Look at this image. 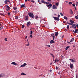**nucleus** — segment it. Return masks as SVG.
I'll return each instance as SVG.
<instances>
[{
    "instance_id": "f257e3e1",
    "label": "nucleus",
    "mask_w": 78,
    "mask_h": 78,
    "mask_svg": "<svg viewBox=\"0 0 78 78\" xmlns=\"http://www.w3.org/2000/svg\"><path fill=\"white\" fill-rule=\"evenodd\" d=\"M49 3H51V2H48V3L47 4L46 6L48 8L50 9L51 8V6H52V4H50Z\"/></svg>"
},
{
    "instance_id": "f03ea898",
    "label": "nucleus",
    "mask_w": 78,
    "mask_h": 78,
    "mask_svg": "<svg viewBox=\"0 0 78 78\" xmlns=\"http://www.w3.org/2000/svg\"><path fill=\"white\" fill-rule=\"evenodd\" d=\"M28 15L30 17H31V18H34V14L32 12H29L28 13Z\"/></svg>"
},
{
    "instance_id": "7ed1b4c3",
    "label": "nucleus",
    "mask_w": 78,
    "mask_h": 78,
    "mask_svg": "<svg viewBox=\"0 0 78 78\" xmlns=\"http://www.w3.org/2000/svg\"><path fill=\"white\" fill-rule=\"evenodd\" d=\"M53 18L55 20H57V21H59V18L56 17H53Z\"/></svg>"
},
{
    "instance_id": "20e7f679",
    "label": "nucleus",
    "mask_w": 78,
    "mask_h": 78,
    "mask_svg": "<svg viewBox=\"0 0 78 78\" xmlns=\"http://www.w3.org/2000/svg\"><path fill=\"white\" fill-rule=\"evenodd\" d=\"M41 2H42V3H44V4H46V5L48 4V2H46L44 1V0H43V1H41Z\"/></svg>"
},
{
    "instance_id": "39448f33",
    "label": "nucleus",
    "mask_w": 78,
    "mask_h": 78,
    "mask_svg": "<svg viewBox=\"0 0 78 78\" xmlns=\"http://www.w3.org/2000/svg\"><path fill=\"white\" fill-rule=\"evenodd\" d=\"M5 75L4 73L0 74V78H3Z\"/></svg>"
},
{
    "instance_id": "423d86ee",
    "label": "nucleus",
    "mask_w": 78,
    "mask_h": 78,
    "mask_svg": "<svg viewBox=\"0 0 78 78\" xmlns=\"http://www.w3.org/2000/svg\"><path fill=\"white\" fill-rule=\"evenodd\" d=\"M7 9H6V10L7 11H8L10 9V7L8 5H6Z\"/></svg>"
},
{
    "instance_id": "0eeeda50",
    "label": "nucleus",
    "mask_w": 78,
    "mask_h": 78,
    "mask_svg": "<svg viewBox=\"0 0 78 78\" xmlns=\"http://www.w3.org/2000/svg\"><path fill=\"white\" fill-rule=\"evenodd\" d=\"M50 44H55V42L53 40H51V41H50Z\"/></svg>"
},
{
    "instance_id": "6e6552de",
    "label": "nucleus",
    "mask_w": 78,
    "mask_h": 78,
    "mask_svg": "<svg viewBox=\"0 0 78 78\" xmlns=\"http://www.w3.org/2000/svg\"><path fill=\"white\" fill-rule=\"evenodd\" d=\"M31 24V22L30 21L28 22L27 23V27H30V25Z\"/></svg>"
},
{
    "instance_id": "1a4fd4ad",
    "label": "nucleus",
    "mask_w": 78,
    "mask_h": 78,
    "mask_svg": "<svg viewBox=\"0 0 78 78\" xmlns=\"http://www.w3.org/2000/svg\"><path fill=\"white\" fill-rule=\"evenodd\" d=\"M70 67L71 69H73V64H71V63H70L69 64Z\"/></svg>"
},
{
    "instance_id": "9d476101",
    "label": "nucleus",
    "mask_w": 78,
    "mask_h": 78,
    "mask_svg": "<svg viewBox=\"0 0 78 78\" xmlns=\"http://www.w3.org/2000/svg\"><path fill=\"white\" fill-rule=\"evenodd\" d=\"M26 65H27V64L24 63V64L23 65H21L20 66V67H25V66H26Z\"/></svg>"
},
{
    "instance_id": "9b49d317",
    "label": "nucleus",
    "mask_w": 78,
    "mask_h": 78,
    "mask_svg": "<svg viewBox=\"0 0 78 78\" xmlns=\"http://www.w3.org/2000/svg\"><path fill=\"white\" fill-rule=\"evenodd\" d=\"M25 4H22V5H21V8H23V7H24V8H25Z\"/></svg>"
},
{
    "instance_id": "f8f14e48",
    "label": "nucleus",
    "mask_w": 78,
    "mask_h": 78,
    "mask_svg": "<svg viewBox=\"0 0 78 78\" xmlns=\"http://www.w3.org/2000/svg\"><path fill=\"white\" fill-rule=\"evenodd\" d=\"M57 7H56V6H55V5H54L53 6L52 9H57Z\"/></svg>"
},
{
    "instance_id": "ddd939ff",
    "label": "nucleus",
    "mask_w": 78,
    "mask_h": 78,
    "mask_svg": "<svg viewBox=\"0 0 78 78\" xmlns=\"http://www.w3.org/2000/svg\"><path fill=\"white\" fill-rule=\"evenodd\" d=\"M59 33L58 32H56L55 33V36L56 37V36H58V35Z\"/></svg>"
},
{
    "instance_id": "4468645a",
    "label": "nucleus",
    "mask_w": 78,
    "mask_h": 78,
    "mask_svg": "<svg viewBox=\"0 0 78 78\" xmlns=\"http://www.w3.org/2000/svg\"><path fill=\"white\" fill-rule=\"evenodd\" d=\"M76 62V61L75 60L74 58H73L72 59V62Z\"/></svg>"
},
{
    "instance_id": "2eb2a0df",
    "label": "nucleus",
    "mask_w": 78,
    "mask_h": 78,
    "mask_svg": "<svg viewBox=\"0 0 78 78\" xmlns=\"http://www.w3.org/2000/svg\"><path fill=\"white\" fill-rule=\"evenodd\" d=\"M69 48H70V46H68L66 48H65V50H68V49H69Z\"/></svg>"
},
{
    "instance_id": "dca6fc26",
    "label": "nucleus",
    "mask_w": 78,
    "mask_h": 78,
    "mask_svg": "<svg viewBox=\"0 0 78 78\" xmlns=\"http://www.w3.org/2000/svg\"><path fill=\"white\" fill-rule=\"evenodd\" d=\"M70 13L71 14H73V11L71 9H70Z\"/></svg>"
},
{
    "instance_id": "f3484780",
    "label": "nucleus",
    "mask_w": 78,
    "mask_h": 78,
    "mask_svg": "<svg viewBox=\"0 0 78 78\" xmlns=\"http://www.w3.org/2000/svg\"><path fill=\"white\" fill-rule=\"evenodd\" d=\"M11 64H13V65H17V64L14 62H12Z\"/></svg>"
},
{
    "instance_id": "a211bd4d",
    "label": "nucleus",
    "mask_w": 78,
    "mask_h": 78,
    "mask_svg": "<svg viewBox=\"0 0 78 78\" xmlns=\"http://www.w3.org/2000/svg\"><path fill=\"white\" fill-rule=\"evenodd\" d=\"M75 31H74V33H77V31H78V29H76L75 30Z\"/></svg>"
},
{
    "instance_id": "6ab92c4d",
    "label": "nucleus",
    "mask_w": 78,
    "mask_h": 78,
    "mask_svg": "<svg viewBox=\"0 0 78 78\" xmlns=\"http://www.w3.org/2000/svg\"><path fill=\"white\" fill-rule=\"evenodd\" d=\"M25 18H26V19H25L26 20H27V21L28 20V16H25Z\"/></svg>"
},
{
    "instance_id": "aec40b11",
    "label": "nucleus",
    "mask_w": 78,
    "mask_h": 78,
    "mask_svg": "<svg viewBox=\"0 0 78 78\" xmlns=\"http://www.w3.org/2000/svg\"><path fill=\"white\" fill-rule=\"evenodd\" d=\"M73 41H74V38H72V39L70 41V42H73Z\"/></svg>"
},
{
    "instance_id": "412c9836",
    "label": "nucleus",
    "mask_w": 78,
    "mask_h": 78,
    "mask_svg": "<svg viewBox=\"0 0 78 78\" xmlns=\"http://www.w3.org/2000/svg\"><path fill=\"white\" fill-rule=\"evenodd\" d=\"M21 75H27L26 74H25V73H21Z\"/></svg>"
},
{
    "instance_id": "4be33fe9",
    "label": "nucleus",
    "mask_w": 78,
    "mask_h": 78,
    "mask_svg": "<svg viewBox=\"0 0 78 78\" xmlns=\"http://www.w3.org/2000/svg\"><path fill=\"white\" fill-rule=\"evenodd\" d=\"M51 36L52 37L55 36V34H52L51 35Z\"/></svg>"
},
{
    "instance_id": "5701e85b",
    "label": "nucleus",
    "mask_w": 78,
    "mask_h": 78,
    "mask_svg": "<svg viewBox=\"0 0 78 78\" xmlns=\"http://www.w3.org/2000/svg\"><path fill=\"white\" fill-rule=\"evenodd\" d=\"M50 55H51V56H52V57L55 58V56H54V55H53V54H52L51 53H50Z\"/></svg>"
},
{
    "instance_id": "b1692460",
    "label": "nucleus",
    "mask_w": 78,
    "mask_h": 78,
    "mask_svg": "<svg viewBox=\"0 0 78 78\" xmlns=\"http://www.w3.org/2000/svg\"><path fill=\"white\" fill-rule=\"evenodd\" d=\"M4 2H5V4L6 5L7 4V3H8V1H7V0H6L4 1Z\"/></svg>"
},
{
    "instance_id": "393cba45",
    "label": "nucleus",
    "mask_w": 78,
    "mask_h": 78,
    "mask_svg": "<svg viewBox=\"0 0 78 78\" xmlns=\"http://www.w3.org/2000/svg\"><path fill=\"white\" fill-rule=\"evenodd\" d=\"M13 8L14 10H16L17 9V7H14Z\"/></svg>"
},
{
    "instance_id": "a878e982",
    "label": "nucleus",
    "mask_w": 78,
    "mask_h": 78,
    "mask_svg": "<svg viewBox=\"0 0 78 78\" xmlns=\"http://www.w3.org/2000/svg\"><path fill=\"white\" fill-rule=\"evenodd\" d=\"M64 18L65 19H66V20H68V19H67V17L66 16H64Z\"/></svg>"
},
{
    "instance_id": "bb28decb",
    "label": "nucleus",
    "mask_w": 78,
    "mask_h": 78,
    "mask_svg": "<svg viewBox=\"0 0 78 78\" xmlns=\"http://www.w3.org/2000/svg\"><path fill=\"white\" fill-rule=\"evenodd\" d=\"M28 44H26V45L27 46H29L30 45V42H28Z\"/></svg>"
},
{
    "instance_id": "cd10ccee",
    "label": "nucleus",
    "mask_w": 78,
    "mask_h": 78,
    "mask_svg": "<svg viewBox=\"0 0 78 78\" xmlns=\"http://www.w3.org/2000/svg\"><path fill=\"white\" fill-rule=\"evenodd\" d=\"M19 19V17H18V16H15V19Z\"/></svg>"
},
{
    "instance_id": "c85d7f7f",
    "label": "nucleus",
    "mask_w": 78,
    "mask_h": 78,
    "mask_svg": "<svg viewBox=\"0 0 78 78\" xmlns=\"http://www.w3.org/2000/svg\"><path fill=\"white\" fill-rule=\"evenodd\" d=\"M71 23H72V25H73V23H75V22L73 20V21L71 22Z\"/></svg>"
},
{
    "instance_id": "c756f323",
    "label": "nucleus",
    "mask_w": 78,
    "mask_h": 78,
    "mask_svg": "<svg viewBox=\"0 0 78 78\" xmlns=\"http://www.w3.org/2000/svg\"><path fill=\"white\" fill-rule=\"evenodd\" d=\"M0 29L2 30H3V26H1L0 27Z\"/></svg>"
},
{
    "instance_id": "7c9ffc66",
    "label": "nucleus",
    "mask_w": 78,
    "mask_h": 78,
    "mask_svg": "<svg viewBox=\"0 0 78 78\" xmlns=\"http://www.w3.org/2000/svg\"><path fill=\"white\" fill-rule=\"evenodd\" d=\"M75 19H78V17L77 16H75Z\"/></svg>"
},
{
    "instance_id": "2f4dec72",
    "label": "nucleus",
    "mask_w": 78,
    "mask_h": 78,
    "mask_svg": "<svg viewBox=\"0 0 78 78\" xmlns=\"http://www.w3.org/2000/svg\"><path fill=\"white\" fill-rule=\"evenodd\" d=\"M76 26V24H73V25H72V26L71 27H75V26Z\"/></svg>"
},
{
    "instance_id": "473e14b6",
    "label": "nucleus",
    "mask_w": 78,
    "mask_h": 78,
    "mask_svg": "<svg viewBox=\"0 0 78 78\" xmlns=\"http://www.w3.org/2000/svg\"><path fill=\"white\" fill-rule=\"evenodd\" d=\"M24 27H25V26L24 25H23L22 26L21 28H24Z\"/></svg>"
},
{
    "instance_id": "72a5a7b5",
    "label": "nucleus",
    "mask_w": 78,
    "mask_h": 78,
    "mask_svg": "<svg viewBox=\"0 0 78 78\" xmlns=\"http://www.w3.org/2000/svg\"><path fill=\"white\" fill-rule=\"evenodd\" d=\"M56 62H57V59H55L54 63H56Z\"/></svg>"
},
{
    "instance_id": "f704fd0d",
    "label": "nucleus",
    "mask_w": 78,
    "mask_h": 78,
    "mask_svg": "<svg viewBox=\"0 0 78 78\" xmlns=\"http://www.w3.org/2000/svg\"><path fill=\"white\" fill-rule=\"evenodd\" d=\"M31 0V2H32L33 3H34V2H35L34 1H33V0Z\"/></svg>"
},
{
    "instance_id": "c9c22d12",
    "label": "nucleus",
    "mask_w": 78,
    "mask_h": 78,
    "mask_svg": "<svg viewBox=\"0 0 78 78\" xmlns=\"http://www.w3.org/2000/svg\"><path fill=\"white\" fill-rule=\"evenodd\" d=\"M33 34V31H30V34Z\"/></svg>"
},
{
    "instance_id": "e433bc0d",
    "label": "nucleus",
    "mask_w": 78,
    "mask_h": 78,
    "mask_svg": "<svg viewBox=\"0 0 78 78\" xmlns=\"http://www.w3.org/2000/svg\"><path fill=\"white\" fill-rule=\"evenodd\" d=\"M73 21V20H72L71 19H70L69 20V22L71 23Z\"/></svg>"
},
{
    "instance_id": "4c0bfd02",
    "label": "nucleus",
    "mask_w": 78,
    "mask_h": 78,
    "mask_svg": "<svg viewBox=\"0 0 78 78\" xmlns=\"http://www.w3.org/2000/svg\"><path fill=\"white\" fill-rule=\"evenodd\" d=\"M72 3L71 2H69V5H72Z\"/></svg>"
},
{
    "instance_id": "58836bf2",
    "label": "nucleus",
    "mask_w": 78,
    "mask_h": 78,
    "mask_svg": "<svg viewBox=\"0 0 78 78\" xmlns=\"http://www.w3.org/2000/svg\"><path fill=\"white\" fill-rule=\"evenodd\" d=\"M15 13L16 14H17V11L16 10V11H15Z\"/></svg>"
},
{
    "instance_id": "ea45409f",
    "label": "nucleus",
    "mask_w": 78,
    "mask_h": 78,
    "mask_svg": "<svg viewBox=\"0 0 78 78\" xmlns=\"http://www.w3.org/2000/svg\"><path fill=\"white\" fill-rule=\"evenodd\" d=\"M69 24L70 25H73L72 24V23H69Z\"/></svg>"
},
{
    "instance_id": "a19ab883",
    "label": "nucleus",
    "mask_w": 78,
    "mask_h": 78,
    "mask_svg": "<svg viewBox=\"0 0 78 78\" xmlns=\"http://www.w3.org/2000/svg\"><path fill=\"white\" fill-rule=\"evenodd\" d=\"M56 5L57 6H58V5H59V3H56Z\"/></svg>"
},
{
    "instance_id": "79ce46f5",
    "label": "nucleus",
    "mask_w": 78,
    "mask_h": 78,
    "mask_svg": "<svg viewBox=\"0 0 78 78\" xmlns=\"http://www.w3.org/2000/svg\"><path fill=\"white\" fill-rule=\"evenodd\" d=\"M35 19H37V18H38V16H36V17L35 18Z\"/></svg>"
},
{
    "instance_id": "37998d69",
    "label": "nucleus",
    "mask_w": 78,
    "mask_h": 78,
    "mask_svg": "<svg viewBox=\"0 0 78 78\" xmlns=\"http://www.w3.org/2000/svg\"><path fill=\"white\" fill-rule=\"evenodd\" d=\"M67 28H68V29H69V25H68L67 26Z\"/></svg>"
},
{
    "instance_id": "c03bdc74",
    "label": "nucleus",
    "mask_w": 78,
    "mask_h": 78,
    "mask_svg": "<svg viewBox=\"0 0 78 78\" xmlns=\"http://www.w3.org/2000/svg\"><path fill=\"white\" fill-rule=\"evenodd\" d=\"M53 37V40H55V36L54 37Z\"/></svg>"
},
{
    "instance_id": "a18cd8bd",
    "label": "nucleus",
    "mask_w": 78,
    "mask_h": 78,
    "mask_svg": "<svg viewBox=\"0 0 78 78\" xmlns=\"http://www.w3.org/2000/svg\"><path fill=\"white\" fill-rule=\"evenodd\" d=\"M60 15H61L62 16H63V14L62 13H60Z\"/></svg>"
},
{
    "instance_id": "49530a36",
    "label": "nucleus",
    "mask_w": 78,
    "mask_h": 78,
    "mask_svg": "<svg viewBox=\"0 0 78 78\" xmlns=\"http://www.w3.org/2000/svg\"><path fill=\"white\" fill-rule=\"evenodd\" d=\"M46 46L47 47H50V45H47Z\"/></svg>"
},
{
    "instance_id": "de8ad7c7",
    "label": "nucleus",
    "mask_w": 78,
    "mask_h": 78,
    "mask_svg": "<svg viewBox=\"0 0 78 78\" xmlns=\"http://www.w3.org/2000/svg\"><path fill=\"white\" fill-rule=\"evenodd\" d=\"M76 78H78V75L76 74Z\"/></svg>"
},
{
    "instance_id": "09e8293b",
    "label": "nucleus",
    "mask_w": 78,
    "mask_h": 78,
    "mask_svg": "<svg viewBox=\"0 0 78 78\" xmlns=\"http://www.w3.org/2000/svg\"><path fill=\"white\" fill-rule=\"evenodd\" d=\"M56 70H57V69H58V66H56Z\"/></svg>"
},
{
    "instance_id": "8fccbe9b",
    "label": "nucleus",
    "mask_w": 78,
    "mask_h": 78,
    "mask_svg": "<svg viewBox=\"0 0 78 78\" xmlns=\"http://www.w3.org/2000/svg\"><path fill=\"white\" fill-rule=\"evenodd\" d=\"M76 26L74 27L73 28H74V29H76Z\"/></svg>"
},
{
    "instance_id": "3c124183",
    "label": "nucleus",
    "mask_w": 78,
    "mask_h": 78,
    "mask_svg": "<svg viewBox=\"0 0 78 78\" xmlns=\"http://www.w3.org/2000/svg\"><path fill=\"white\" fill-rule=\"evenodd\" d=\"M30 37L31 38H32V34H30Z\"/></svg>"
},
{
    "instance_id": "603ef678",
    "label": "nucleus",
    "mask_w": 78,
    "mask_h": 78,
    "mask_svg": "<svg viewBox=\"0 0 78 78\" xmlns=\"http://www.w3.org/2000/svg\"><path fill=\"white\" fill-rule=\"evenodd\" d=\"M67 42L68 44H71V43H70V42L67 41Z\"/></svg>"
},
{
    "instance_id": "864d4df0",
    "label": "nucleus",
    "mask_w": 78,
    "mask_h": 78,
    "mask_svg": "<svg viewBox=\"0 0 78 78\" xmlns=\"http://www.w3.org/2000/svg\"><path fill=\"white\" fill-rule=\"evenodd\" d=\"M7 2H9V3H10V1H9V0H7Z\"/></svg>"
},
{
    "instance_id": "5fc2aeb1",
    "label": "nucleus",
    "mask_w": 78,
    "mask_h": 78,
    "mask_svg": "<svg viewBox=\"0 0 78 78\" xmlns=\"http://www.w3.org/2000/svg\"><path fill=\"white\" fill-rule=\"evenodd\" d=\"M78 2H76V5L78 6Z\"/></svg>"
},
{
    "instance_id": "6e6d98bb",
    "label": "nucleus",
    "mask_w": 78,
    "mask_h": 78,
    "mask_svg": "<svg viewBox=\"0 0 78 78\" xmlns=\"http://www.w3.org/2000/svg\"><path fill=\"white\" fill-rule=\"evenodd\" d=\"M58 17L59 18V17H60V15H58Z\"/></svg>"
},
{
    "instance_id": "4d7b16f0",
    "label": "nucleus",
    "mask_w": 78,
    "mask_h": 78,
    "mask_svg": "<svg viewBox=\"0 0 78 78\" xmlns=\"http://www.w3.org/2000/svg\"><path fill=\"white\" fill-rule=\"evenodd\" d=\"M5 41H7L8 40H7V38H5Z\"/></svg>"
},
{
    "instance_id": "13d9d810",
    "label": "nucleus",
    "mask_w": 78,
    "mask_h": 78,
    "mask_svg": "<svg viewBox=\"0 0 78 78\" xmlns=\"http://www.w3.org/2000/svg\"><path fill=\"white\" fill-rule=\"evenodd\" d=\"M8 15H10V13L9 12L7 13Z\"/></svg>"
},
{
    "instance_id": "bf43d9fd",
    "label": "nucleus",
    "mask_w": 78,
    "mask_h": 78,
    "mask_svg": "<svg viewBox=\"0 0 78 78\" xmlns=\"http://www.w3.org/2000/svg\"><path fill=\"white\" fill-rule=\"evenodd\" d=\"M74 8L76 11V7L75 6Z\"/></svg>"
},
{
    "instance_id": "052dcab7",
    "label": "nucleus",
    "mask_w": 78,
    "mask_h": 78,
    "mask_svg": "<svg viewBox=\"0 0 78 78\" xmlns=\"http://www.w3.org/2000/svg\"><path fill=\"white\" fill-rule=\"evenodd\" d=\"M1 16H5V15H3V14H1Z\"/></svg>"
},
{
    "instance_id": "680f3d73",
    "label": "nucleus",
    "mask_w": 78,
    "mask_h": 78,
    "mask_svg": "<svg viewBox=\"0 0 78 78\" xmlns=\"http://www.w3.org/2000/svg\"><path fill=\"white\" fill-rule=\"evenodd\" d=\"M28 37V36H26V37H25V39H27Z\"/></svg>"
},
{
    "instance_id": "e2e57ef3",
    "label": "nucleus",
    "mask_w": 78,
    "mask_h": 78,
    "mask_svg": "<svg viewBox=\"0 0 78 78\" xmlns=\"http://www.w3.org/2000/svg\"><path fill=\"white\" fill-rule=\"evenodd\" d=\"M63 23H66V21H63Z\"/></svg>"
},
{
    "instance_id": "0e129e2a",
    "label": "nucleus",
    "mask_w": 78,
    "mask_h": 78,
    "mask_svg": "<svg viewBox=\"0 0 78 78\" xmlns=\"http://www.w3.org/2000/svg\"><path fill=\"white\" fill-rule=\"evenodd\" d=\"M72 5H73V6H75V4H73Z\"/></svg>"
},
{
    "instance_id": "69168bd1",
    "label": "nucleus",
    "mask_w": 78,
    "mask_h": 78,
    "mask_svg": "<svg viewBox=\"0 0 78 78\" xmlns=\"http://www.w3.org/2000/svg\"><path fill=\"white\" fill-rule=\"evenodd\" d=\"M76 27H77V28H78V24H77L76 25Z\"/></svg>"
},
{
    "instance_id": "338daca9",
    "label": "nucleus",
    "mask_w": 78,
    "mask_h": 78,
    "mask_svg": "<svg viewBox=\"0 0 78 78\" xmlns=\"http://www.w3.org/2000/svg\"><path fill=\"white\" fill-rule=\"evenodd\" d=\"M49 1H50V2H51V0H48V2H49Z\"/></svg>"
},
{
    "instance_id": "774afa93",
    "label": "nucleus",
    "mask_w": 78,
    "mask_h": 78,
    "mask_svg": "<svg viewBox=\"0 0 78 78\" xmlns=\"http://www.w3.org/2000/svg\"><path fill=\"white\" fill-rule=\"evenodd\" d=\"M61 73H60V72H59L58 73V74H59V75H60V74H61Z\"/></svg>"
}]
</instances>
